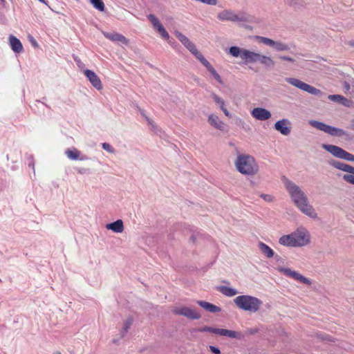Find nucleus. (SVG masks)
<instances>
[{
    "instance_id": "obj_1",
    "label": "nucleus",
    "mask_w": 354,
    "mask_h": 354,
    "mask_svg": "<svg viewBox=\"0 0 354 354\" xmlns=\"http://www.w3.org/2000/svg\"><path fill=\"white\" fill-rule=\"evenodd\" d=\"M282 181L295 206L303 214L310 218H316L317 214L313 207L309 204L308 199L301 189L285 176H283Z\"/></svg>"
},
{
    "instance_id": "obj_2",
    "label": "nucleus",
    "mask_w": 354,
    "mask_h": 354,
    "mask_svg": "<svg viewBox=\"0 0 354 354\" xmlns=\"http://www.w3.org/2000/svg\"><path fill=\"white\" fill-rule=\"evenodd\" d=\"M235 166L239 172L247 176H254L259 171V165L254 158L250 155L239 154Z\"/></svg>"
},
{
    "instance_id": "obj_3",
    "label": "nucleus",
    "mask_w": 354,
    "mask_h": 354,
    "mask_svg": "<svg viewBox=\"0 0 354 354\" xmlns=\"http://www.w3.org/2000/svg\"><path fill=\"white\" fill-rule=\"evenodd\" d=\"M234 302L239 308L252 313L258 312L263 304V301L261 299L248 295L236 297L234 299Z\"/></svg>"
},
{
    "instance_id": "obj_4",
    "label": "nucleus",
    "mask_w": 354,
    "mask_h": 354,
    "mask_svg": "<svg viewBox=\"0 0 354 354\" xmlns=\"http://www.w3.org/2000/svg\"><path fill=\"white\" fill-rule=\"evenodd\" d=\"M309 124L313 127L319 131H324V133H326L331 136L343 137L345 138V140H347L353 139V136L344 129L330 126L324 122L311 120L309 121Z\"/></svg>"
},
{
    "instance_id": "obj_5",
    "label": "nucleus",
    "mask_w": 354,
    "mask_h": 354,
    "mask_svg": "<svg viewBox=\"0 0 354 354\" xmlns=\"http://www.w3.org/2000/svg\"><path fill=\"white\" fill-rule=\"evenodd\" d=\"M217 18L222 21H232L239 23H252L254 17L243 11L235 13L231 10H224L217 15Z\"/></svg>"
},
{
    "instance_id": "obj_6",
    "label": "nucleus",
    "mask_w": 354,
    "mask_h": 354,
    "mask_svg": "<svg viewBox=\"0 0 354 354\" xmlns=\"http://www.w3.org/2000/svg\"><path fill=\"white\" fill-rule=\"evenodd\" d=\"M322 147L335 158L349 162H354V155L340 147L329 144H322Z\"/></svg>"
},
{
    "instance_id": "obj_7",
    "label": "nucleus",
    "mask_w": 354,
    "mask_h": 354,
    "mask_svg": "<svg viewBox=\"0 0 354 354\" xmlns=\"http://www.w3.org/2000/svg\"><path fill=\"white\" fill-rule=\"evenodd\" d=\"M286 81L290 84L313 95L319 96L322 94V92L319 89L305 83L297 78L287 77L286 78Z\"/></svg>"
},
{
    "instance_id": "obj_8",
    "label": "nucleus",
    "mask_w": 354,
    "mask_h": 354,
    "mask_svg": "<svg viewBox=\"0 0 354 354\" xmlns=\"http://www.w3.org/2000/svg\"><path fill=\"white\" fill-rule=\"evenodd\" d=\"M199 332H208L214 333L216 335H222V336H227L231 338H239L240 335L234 330H230L227 329H223V328H215L210 326H204L202 328H200L197 330Z\"/></svg>"
},
{
    "instance_id": "obj_9",
    "label": "nucleus",
    "mask_w": 354,
    "mask_h": 354,
    "mask_svg": "<svg viewBox=\"0 0 354 354\" xmlns=\"http://www.w3.org/2000/svg\"><path fill=\"white\" fill-rule=\"evenodd\" d=\"M277 270L283 273L284 275L292 278L295 279L296 281H298L302 283L306 284V285H310L311 281L308 279V278L305 277L302 274H299L295 270H292L290 268H283L279 267L277 268Z\"/></svg>"
},
{
    "instance_id": "obj_10",
    "label": "nucleus",
    "mask_w": 354,
    "mask_h": 354,
    "mask_svg": "<svg viewBox=\"0 0 354 354\" xmlns=\"http://www.w3.org/2000/svg\"><path fill=\"white\" fill-rule=\"evenodd\" d=\"M174 313L176 315L185 316L190 319H198L201 318L200 313L188 307H182L175 309Z\"/></svg>"
},
{
    "instance_id": "obj_11",
    "label": "nucleus",
    "mask_w": 354,
    "mask_h": 354,
    "mask_svg": "<svg viewBox=\"0 0 354 354\" xmlns=\"http://www.w3.org/2000/svg\"><path fill=\"white\" fill-rule=\"evenodd\" d=\"M84 73L94 88L98 91L102 88V82L94 71L90 69H86Z\"/></svg>"
},
{
    "instance_id": "obj_12",
    "label": "nucleus",
    "mask_w": 354,
    "mask_h": 354,
    "mask_svg": "<svg viewBox=\"0 0 354 354\" xmlns=\"http://www.w3.org/2000/svg\"><path fill=\"white\" fill-rule=\"evenodd\" d=\"M290 122L288 119H282L274 124V129L282 135L288 136L291 131Z\"/></svg>"
},
{
    "instance_id": "obj_13",
    "label": "nucleus",
    "mask_w": 354,
    "mask_h": 354,
    "mask_svg": "<svg viewBox=\"0 0 354 354\" xmlns=\"http://www.w3.org/2000/svg\"><path fill=\"white\" fill-rule=\"evenodd\" d=\"M251 115L257 120L261 121L268 120L271 118V113L268 110L261 107L253 109Z\"/></svg>"
},
{
    "instance_id": "obj_14",
    "label": "nucleus",
    "mask_w": 354,
    "mask_h": 354,
    "mask_svg": "<svg viewBox=\"0 0 354 354\" xmlns=\"http://www.w3.org/2000/svg\"><path fill=\"white\" fill-rule=\"evenodd\" d=\"M295 247L306 245L309 240L307 234L303 232H296L292 233Z\"/></svg>"
},
{
    "instance_id": "obj_15",
    "label": "nucleus",
    "mask_w": 354,
    "mask_h": 354,
    "mask_svg": "<svg viewBox=\"0 0 354 354\" xmlns=\"http://www.w3.org/2000/svg\"><path fill=\"white\" fill-rule=\"evenodd\" d=\"M103 35L108 39L114 41V42H120L123 44H127L128 40L127 38L122 35V34H120L116 32H102Z\"/></svg>"
},
{
    "instance_id": "obj_16",
    "label": "nucleus",
    "mask_w": 354,
    "mask_h": 354,
    "mask_svg": "<svg viewBox=\"0 0 354 354\" xmlns=\"http://www.w3.org/2000/svg\"><path fill=\"white\" fill-rule=\"evenodd\" d=\"M329 164L337 169L354 174V167L350 165L335 160L329 161Z\"/></svg>"
},
{
    "instance_id": "obj_17",
    "label": "nucleus",
    "mask_w": 354,
    "mask_h": 354,
    "mask_svg": "<svg viewBox=\"0 0 354 354\" xmlns=\"http://www.w3.org/2000/svg\"><path fill=\"white\" fill-rule=\"evenodd\" d=\"M200 62L207 68L209 73L219 84H222L223 83L220 75L205 58L202 59Z\"/></svg>"
},
{
    "instance_id": "obj_18",
    "label": "nucleus",
    "mask_w": 354,
    "mask_h": 354,
    "mask_svg": "<svg viewBox=\"0 0 354 354\" xmlns=\"http://www.w3.org/2000/svg\"><path fill=\"white\" fill-rule=\"evenodd\" d=\"M259 55V53L245 49L242 53V59L245 60V63H254L258 61Z\"/></svg>"
},
{
    "instance_id": "obj_19",
    "label": "nucleus",
    "mask_w": 354,
    "mask_h": 354,
    "mask_svg": "<svg viewBox=\"0 0 354 354\" xmlns=\"http://www.w3.org/2000/svg\"><path fill=\"white\" fill-rule=\"evenodd\" d=\"M9 41L11 49L16 53H20L23 51V46L19 39L13 35L9 36Z\"/></svg>"
},
{
    "instance_id": "obj_20",
    "label": "nucleus",
    "mask_w": 354,
    "mask_h": 354,
    "mask_svg": "<svg viewBox=\"0 0 354 354\" xmlns=\"http://www.w3.org/2000/svg\"><path fill=\"white\" fill-rule=\"evenodd\" d=\"M106 228L115 233H121L124 230L123 221L121 219H118L113 223L106 224Z\"/></svg>"
},
{
    "instance_id": "obj_21",
    "label": "nucleus",
    "mask_w": 354,
    "mask_h": 354,
    "mask_svg": "<svg viewBox=\"0 0 354 354\" xmlns=\"http://www.w3.org/2000/svg\"><path fill=\"white\" fill-rule=\"evenodd\" d=\"M197 304L202 307L203 308L205 309L206 310L216 313L221 311V308L214 304H212L211 303H209L207 301H197Z\"/></svg>"
},
{
    "instance_id": "obj_22",
    "label": "nucleus",
    "mask_w": 354,
    "mask_h": 354,
    "mask_svg": "<svg viewBox=\"0 0 354 354\" xmlns=\"http://www.w3.org/2000/svg\"><path fill=\"white\" fill-rule=\"evenodd\" d=\"M208 122L211 126L216 129L223 131L224 123L219 119V118L214 114H211L208 117Z\"/></svg>"
},
{
    "instance_id": "obj_23",
    "label": "nucleus",
    "mask_w": 354,
    "mask_h": 354,
    "mask_svg": "<svg viewBox=\"0 0 354 354\" xmlns=\"http://www.w3.org/2000/svg\"><path fill=\"white\" fill-rule=\"evenodd\" d=\"M258 247L261 253L263 254L267 258H271L274 257V252L273 250L266 243L259 242Z\"/></svg>"
},
{
    "instance_id": "obj_24",
    "label": "nucleus",
    "mask_w": 354,
    "mask_h": 354,
    "mask_svg": "<svg viewBox=\"0 0 354 354\" xmlns=\"http://www.w3.org/2000/svg\"><path fill=\"white\" fill-rule=\"evenodd\" d=\"M185 47L192 54L195 56L197 59H198L199 62H201L202 59L205 58L203 54L197 50L195 44L191 41L187 44V45L185 46Z\"/></svg>"
},
{
    "instance_id": "obj_25",
    "label": "nucleus",
    "mask_w": 354,
    "mask_h": 354,
    "mask_svg": "<svg viewBox=\"0 0 354 354\" xmlns=\"http://www.w3.org/2000/svg\"><path fill=\"white\" fill-rule=\"evenodd\" d=\"M279 243L282 245L295 247L292 233L280 237Z\"/></svg>"
},
{
    "instance_id": "obj_26",
    "label": "nucleus",
    "mask_w": 354,
    "mask_h": 354,
    "mask_svg": "<svg viewBox=\"0 0 354 354\" xmlns=\"http://www.w3.org/2000/svg\"><path fill=\"white\" fill-rule=\"evenodd\" d=\"M217 290L223 295L227 297H233L238 293V291L236 289L225 286H218Z\"/></svg>"
},
{
    "instance_id": "obj_27",
    "label": "nucleus",
    "mask_w": 354,
    "mask_h": 354,
    "mask_svg": "<svg viewBox=\"0 0 354 354\" xmlns=\"http://www.w3.org/2000/svg\"><path fill=\"white\" fill-rule=\"evenodd\" d=\"M65 154L70 160H76L80 158V151L76 148L68 149L65 151Z\"/></svg>"
},
{
    "instance_id": "obj_28",
    "label": "nucleus",
    "mask_w": 354,
    "mask_h": 354,
    "mask_svg": "<svg viewBox=\"0 0 354 354\" xmlns=\"http://www.w3.org/2000/svg\"><path fill=\"white\" fill-rule=\"evenodd\" d=\"M133 322V319L131 316L129 317L124 322L123 327L120 331V335L122 337H124L125 335L129 331L131 328L132 324Z\"/></svg>"
},
{
    "instance_id": "obj_29",
    "label": "nucleus",
    "mask_w": 354,
    "mask_h": 354,
    "mask_svg": "<svg viewBox=\"0 0 354 354\" xmlns=\"http://www.w3.org/2000/svg\"><path fill=\"white\" fill-rule=\"evenodd\" d=\"M257 62H259L261 64L267 67L273 66L274 65V62L270 57L262 55L260 54L259 55Z\"/></svg>"
},
{
    "instance_id": "obj_30",
    "label": "nucleus",
    "mask_w": 354,
    "mask_h": 354,
    "mask_svg": "<svg viewBox=\"0 0 354 354\" xmlns=\"http://www.w3.org/2000/svg\"><path fill=\"white\" fill-rule=\"evenodd\" d=\"M328 99L333 102L346 106L348 100L341 95H329Z\"/></svg>"
},
{
    "instance_id": "obj_31",
    "label": "nucleus",
    "mask_w": 354,
    "mask_h": 354,
    "mask_svg": "<svg viewBox=\"0 0 354 354\" xmlns=\"http://www.w3.org/2000/svg\"><path fill=\"white\" fill-rule=\"evenodd\" d=\"M243 48H240L238 46H231L229 48V53L234 57H241L242 59V53Z\"/></svg>"
},
{
    "instance_id": "obj_32",
    "label": "nucleus",
    "mask_w": 354,
    "mask_h": 354,
    "mask_svg": "<svg viewBox=\"0 0 354 354\" xmlns=\"http://www.w3.org/2000/svg\"><path fill=\"white\" fill-rule=\"evenodd\" d=\"M274 49L277 51H288L290 50V46L282 41H276Z\"/></svg>"
},
{
    "instance_id": "obj_33",
    "label": "nucleus",
    "mask_w": 354,
    "mask_h": 354,
    "mask_svg": "<svg viewBox=\"0 0 354 354\" xmlns=\"http://www.w3.org/2000/svg\"><path fill=\"white\" fill-rule=\"evenodd\" d=\"M93 6L98 11L103 12L105 9V6L102 0H89Z\"/></svg>"
},
{
    "instance_id": "obj_34",
    "label": "nucleus",
    "mask_w": 354,
    "mask_h": 354,
    "mask_svg": "<svg viewBox=\"0 0 354 354\" xmlns=\"http://www.w3.org/2000/svg\"><path fill=\"white\" fill-rule=\"evenodd\" d=\"M175 36L177 37V39L185 46L187 45L188 43L190 42V40L188 39L187 37L184 35L183 33H181L178 30H176L174 32Z\"/></svg>"
},
{
    "instance_id": "obj_35",
    "label": "nucleus",
    "mask_w": 354,
    "mask_h": 354,
    "mask_svg": "<svg viewBox=\"0 0 354 354\" xmlns=\"http://www.w3.org/2000/svg\"><path fill=\"white\" fill-rule=\"evenodd\" d=\"M258 40L265 45L269 46L274 48L276 41L265 37H258Z\"/></svg>"
},
{
    "instance_id": "obj_36",
    "label": "nucleus",
    "mask_w": 354,
    "mask_h": 354,
    "mask_svg": "<svg viewBox=\"0 0 354 354\" xmlns=\"http://www.w3.org/2000/svg\"><path fill=\"white\" fill-rule=\"evenodd\" d=\"M158 33L161 35V37L165 39H169V33L167 32L164 26L161 24L158 26L156 28H155Z\"/></svg>"
},
{
    "instance_id": "obj_37",
    "label": "nucleus",
    "mask_w": 354,
    "mask_h": 354,
    "mask_svg": "<svg viewBox=\"0 0 354 354\" xmlns=\"http://www.w3.org/2000/svg\"><path fill=\"white\" fill-rule=\"evenodd\" d=\"M148 19L151 21L154 28H156L158 26L161 25V23L158 19L153 14H149L147 16Z\"/></svg>"
},
{
    "instance_id": "obj_38",
    "label": "nucleus",
    "mask_w": 354,
    "mask_h": 354,
    "mask_svg": "<svg viewBox=\"0 0 354 354\" xmlns=\"http://www.w3.org/2000/svg\"><path fill=\"white\" fill-rule=\"evenodd\" d=\"M212 98L215 102L219 105L221 109H223L225 106V102L221 97L214 93L212 94Z\"/></svg>"
},
{
    "instance_id": "obj_39",
    "label": "nucleus",
    "mask_w": 354,
    "mask_h": 354,
    "mask_svg": "<svg viewBox=\"0 0 354 354\" xmlns=\"http://www.w3.org/2000/svg\"><path fill=\"white\" fill-rule=\"evenodd\" d=\"M343 180L346 183L354 185V174H348L343 176Z\"/></svg>"
},
{
    "instance_id": "obj_40",
    "label": "nucleus",
    "mask_w": 354,
    "mask_h": 354,
    "mask_svg": "<svg viewBox=\"0 0 354 354\" xmlns=\"http://www.w3.org/2000/svg\"><path fill=\"white\" fill-rule=\"evenodd\" d=\"M102 147L104 150L106 151L109 153H115L114 148L109 143L103 142L102 144Z\"/></svg>"
},
{
    "instance_id": "obj_41",
    "label": "nucleus",
    "mask_w": 354,
    "mask_h": 354,
    "mask_svg": "<svg viewBox=\"0 0 354 354\" xmlns=\"http://www.w3.org/2000/svg\"><path fill=\"white\" fill-rule=\"evenodd\" d=\"M75 171L80 174H91V171L88 168L84 167H76L75 168Z\"/></svg>"
},
{
    "instance_id": "obj_42",
    "label": "nucleus",
    "mask_w": 354,
    "mask_h": 354,
    "mask_svg": "<svg viewBox=\"0 0 354 354\" xmlns=\"http://www.w3.org/2000/svg\"><path fill=\"white\" fill-rule=\"evenodd\" d=\"M168 44L172 46L174 48H176L178 46H179L178 44L176 42V41L172 38H170L169 36V39H167Z\"/></svg>"
},
{
    "instance_id": "obj_43",
    "label": "nucleus",
    "mask_w": 354,
    "mask_h": 354,
    "mask_svg": "<svg viewBox=\"0 0 354 354\" xmlns=\"http://www.w3.org/2000/svg\"><path fill=\"white\" fill-rule=\"evenodd\" d=\"M279 59L281 60H284V61H288V62H295V59L289 56H286V55H280L278 57Z\"/></svg>"
},
{
    "instance_id": "obj_44",
    "label": "nucleus",
    "mask_w": 354,
    "mask_h": 354,
    "mask_svg": "<svg viewBox=\"0 0 354 354\" xmlns=\"http://www.w3.org/2000/svg\"><path fill=\"white\" fill-rule=\"evenodd\" d=\"M260 196L263 200H265L266 201H268V202H271L273 200V197L271 195H269V194H261Z\"/></svg>"
},
{
    "instance_id": "obj_45",
    "label": "nucleus",
    "mask_w": 354,
    "mask_h": 354,
    "mask_svg": "<svg viewBox=\"0 0 354 354\" xmlns=\"http://www.w3.org/2000/svg\"><path fill=\"white\" fill-rule=\"evenodd\" d=\"M28 166L30 167H32V169L34 170L35 169V163H34V160H33V157L32 156L30 155L28 158Z\"/></svg>"
},
{
    "instance_id": "obj_46",
    "label": "nucleus",
    "mask_w": 354,
    "mask_h": 354,
    "mask_svg": "<svg viewBox=\"0 0 354 354\" xmlns=\"http://www.w3.org/2000/svg\"><path fill=\"white\" fill-rule=\"evenodd\" d=\"M209 350L214 353V354H221V351L218 347H216L214 346H209Z\"/></svg>"
},
{
    "instance_id": "obj_47",
    "label": "nucleus",
    "mask_w": 354,
    "mask_h": 354,
    "mask_svg": "<svg viewBox=\"0 0 354 354\" xmlns=\"http://www.w3.org/2000/svg\"><path fill=\"white\" fill-rule=\"evenodd\" d=\"M29 41L31 43L32 46L35 48H37L38 47V43L37 42V41L34 39L33 37L32 36H30L29 37Z\"/></svg>"
},
{
    "instance_id": "obj_48",
    "label": "nucleus",
    "mask_w": 354,
    "mask_h": 354,
    "mask_svg": "<svg viewBox=\"0 0 354 354\" xmlns=\"http://www.w3.org/2000/svg\"><path fill=\"white\" fill-rule=\"evenodd\" d=\"M298 0H286V4L292 6L297 4Z\"/></svg>"
},
{
    "instance_id": "obj_49",
    "label": "nucleus",
    "mask_w": 354,
    "mask_h": 354,
    "mask_svg": "<svg viewBox=\"0 0 354 354\" xmlns=\"http://www.w3.org/2000/svg\"><path fill=\"white\" fill-rule=\"evenodd\" d=\"M223 112L224 113V114L227 116V117H231V115L230 113V112L228 111V110L224 106L223 109H221Z\"/></svg>"
},
{
    "instance_id": "obj_50",
    "label": "nucleus",
    "mask_w": 354,
    "mask_h": 354,
    "mask_svg": "<svg viewBox=\"0 0 354 354\" xmlns=\"http://www.w3.org/2000/svg\"><path fill=\"white\" fill-rule=\"evenodd\" d=\"M74 60L77 63V64L79 67H80L81 65H83L82 62L80 61V59L77 57H74Z\"/></svg>"
},
{
    "instance_id": "obj_51",
    "label": "nucleus",
    "mask_w": 354,
    "mask_h": 354,
    "mask_svg": "<svg viewBox=\"0 0 354 354\" xmlns=\"http://www.w3.org/2000/svg\"><path fill=\"white\" fill-rule=\"evenodd\" d=\"M198 235H199L198 234H193L191 236V238H190L191 241H192L193 243H194V242H195V241L196 240L197 237L198 236Z\"/></svg>"
},
{
    "instance_id": "obj_52",
    "label": "nucleus",
    "mask_w": 354,
    "mask_h": 354,
    "mask_svg": "<svg viewBox=\"0 0 354 354\" xmlns=\"http://www.w3.org/2000/svg\"><path fill=\"white\" fill-rule=\"evenodd\" d=\"M80 160H88V157L86 155H83L82 156H80V158L78 159Z\"/></svg>"
},
{
    "instance_id": "obj_53",
    "label": "nucleus",
    "mask_w": 354,
    "mask_h": 354,
    "mask_svg": "<svg viewBox=\"0 0 354 354\" xmlns=\"http://www.w3.org/2000/svg\"><path fill=\"white\" fill-rule=\"evenodd\" d=\"M274 259H276V261H281V260H282L281 257L280 256H279V255H275V256H274Z\"/></svg>"
},
{
    "instance_id": "obj_54",
    "label": "nucleus",
    "mask_w": 354,
    "mask_h": 354,
    "mask_svg": "<svg viewBox=\"0 0 354 354\" xmlns=\"http://www.w3.org/2000/svg\"><path fill=\"white\" fill-rule=\"evenodd\" d=\"M37 1H39L40 3L45 4L46 6H48V3L46 0H37Z\"/></svg>"
},
{
    "instance_id": "obj_55",
    "label": "nucleus",
    "mask_w": 354,
    "mask_h": 354,
    "mask_svg": "<svg viewBox=\"0 0 354 354\" xmlns=\"http://www.w3.org/2000/svg\"><path fill=\"white\" fill-rule=\"evenodd\" d=\"M36 102H41V100H36ZM42 104H44V105H45L46 107H48V109H50V106H49L48 105H47L46 104L44 103L43 102H42Z\"/></svg>"
},
{
    "instance_id": "obj_56",
    "label": "nucleus",
    "mask_w": 354,
    "mask_h": 354,
    "mask_svg": "<svg viewBox=\"0 0 354 354\" xmlns=\"http://www.w3.org/2000/svg\"><path fill=\"white\" fill-rule=\"evenodd\" d=\"M349 44H350V45H351V46H354V40L351 41L349 42Z\"/></svg>"
},
{
    "instance_id": "obj_57",
    "label": "nucleus",
    "mask_w": 354,
    "mask_h": 354,
    "mask_svg": "<svg viewBox=\"0 0 354 354\" xmlns=\"http://www.w3.org/2000/svg\"><path fill=\"white\" fill-rule=\"evenodd\" d=\"M345 87L348 89L350 88V86L348 83H345Z\"/></svg>"
},
{
    "instance_id": "obj_58",
    "label": "nucleus",
    "mask_w": 354,
    "mask_h": 354,
    "mask_svg": "<svg viewBox=\"0 0 354 354\" xmlns=\"http://www.w3.org/2000/svg\"><path fill=\"white\" fill-rule=\"evenodd\" d=\"M351 129L354 130V123L351 124Z\"/></svg>"
},
{
    "instance_id": "obj_59",
    "label": "nucleus",
    "mask_w": 354,
    "mask_h": 354,
    "mask_svg": "<svg viewBox=\"0 0 354 354\" xmlns=\"http://www.w3.org/2000/svg\"><path fill=\"white\" fill-rule=\"evenodd\" d=\"M113 341L114 343H117L118 342L117 339H113Z\"/></svg>"
},
{
    "instance_id": "obj_60",
    "label": "nucleus",
    "mask_w": 354,
    "mask_h": 354,
    "mask_svg": "<svg viewBox=\"0 0 354 354\" xmlns=\"http://www.w3.org/2000/svg\"><path fill=\"white\" fill-rule=\"evenodd\" d=\"M55 354H61V353L60 352H57Z\"/></svg>"
}]
</instances>
